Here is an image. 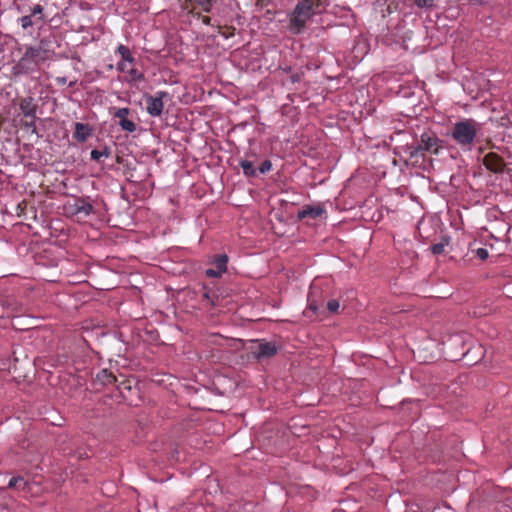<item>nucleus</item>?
I'll use <instances>...</instances> for the list:
<instances>
[{
  "instance_id": "41",
  "label": "nucleus",
  "mask_w": 512,
  "mask_h": 512,
  "mask_svg": "<svg viewBox=\"0 0 512 512\" xmlns=\"http://www.w3.org/2000/svg\"><path fill=\"white\" fill-rule=\"evenodd\" d=\"M74 84H75V82H70V83H69V86L71 87V86H73Z\"/></svg>"
},
{
  "instance_id": "18",
  "label": "nucleus",
  "mask_w": 512,
  "mask_h": 512,
  "mask_svg": "<svg viewBox=\"0 0 512 512\" xmlns=\"http://www.w3.org/2000/svg\"><path fill=\"white\" fill-rule=\"evenodd\" d=\"M42 12L43 8L41 5H35L32 9V13L30 14L35 20V24L38 25L42 22ZM40 26H37V29H40Z\"/></svg>"
},
{
  "instance_id": "26",
  "label": "nucleus",
  "mask_w": 512,
  "mask_h": 512,
  "mask_svg": "<svg viewBox=\"0 0 512 512\" xmlns=\"http://www.w3.org/2000/svg\"><path fill=\"white\" fill-rule=\"evenodd\" d=\"M473 252L480 260H486L489 256L488 250L484 247L474 249Z\"/></svg>"
},
{
  "instance_id": "12",
  "label": "nucleus",
  "mask_w": 512,
  "mask_h": 512,
  "mask_svg": "<svg viewBox=\"0 0 512 512\" xmlns=\"http://www.w3.org/2000/svg\"><path fill=\"white\" fill-rule=\"evenodd\" d=\"M19 108L24 118H33L37 115V105L34 103V99L30 96L21 99Z\"/></svg>"
},
{
  "instance_id": "10",
  "label": "nucleus",
  "mask_w": 512,
  "mask_h": 512,
  "mask_svg": "<svg viewBox=\"0 0 512 512\" xmlns=\"http://www.w3.org/2000/svg\"><path fill=\"white\" fill-rule=\"evenodd\" d=\"M92 132L93 129L89 124L76 122L74 124L73 138L76 141L83 143L92 135Z\"/></svg>"
},
{
  "instance_id": "32",
  "label": "nucleus",
  "mask_w": 512,
  "mask_h": 512,
  "mask_svg": "<svg viewBox=\"0 0 512 512\" xmlns=\"http://www.w3.org/2000/svg\"><path fill=\"white\" fill-rule=\"evenodd\" d=\"M418 7H429L434 0H413Z\"/></svg>"
},
{
  "instance_id": "33",
  "label": "nucleus",
  "mask_w": 512,
  "mask_h": 512,
  "mask_svg": "<svg viewBox=\"0 0 512 512\" xmlns=\"http://www.w3.org/2000/svg\"><path fill=\"white\" fill-rule=\"evenodd\" d=\"M90 156H91L92 160L97 161V162L102 158L101 152L98 149H93L90 153Z\"/></svg>"
},
{
  "instance_id": "35",
  "label": "nucleus",
  "mask_w": 512,
  "mask_h": 512,
  "mask_svg": "<svg viewBox=\"0 0 512 512\" xmlns=\"http://www.w3.org/2000/svg\"><path fill=\"white\" fill-rule=\"evenodd\" d=\"M56 82L59 85H65L67 83V78L66 77H57Z\"/></svg>"
},
{
  "instance_id": "30",
  "label": "nucleus",
  "mask_w": 512,
  "mask_h": 512,
  "mask_svg": "<svg viewBox=\"0 0 512 512\" xmlns=\"http://www.w3.org/2000/svg\"><path fill=\"white\" fill-rule=\"evenodd\" d=\"M303 76V73L302 72H295V73H292L290 76H289V82L291 84H295V83H298L300 82L301 78Z\"/></svg>"
},
{
  "instance_id": "25",
  "label": "nucleus",
  "mask_w": 512,
  "mask_h": 512,
  "mask_svg": "<svg viewBox=\"0 0 512 512\" xmlns=\"http://www.w3.org/2000/svg\"><path fill=\"white\" fill-rule=\"evenodd\" d=\"M445 245L443 242L435 243L430 247V250L434 255H440L444 252Z\"/></svg>"
},
{
  "instance_id": "29",
  "label": "nucleus",
  "mask_w": 512,
  "mask_h": 512,
  "mask_svg": "<svg viewBox=\"0 0 512 512\" xmlns=\"http://www.w3.org/2000/svg\"><path fill=\"white\" fill-rule=\"evenodd\" d=\"M354 51L361 52L362 54H366L368 52V47L366 41L361 43L360 41L354 46Z\"/></svg>"
},
{
  "instance_id": "21",
  "label": "nucleus",
  "mask_w": 512,
  "mask_h": 512,
  "mask_svg": "<svg viewBox=\"0 0 512 512\" xmlns=\"http://www.w3.org/2000/svg\"><path fill=\"white\" fill-rule=\"evenodd\" d=\"M185 1L188 2V3H191V4L198 5L204 11H209V9H210V7L212 5V0H185Z\"/></svg>"
},
{
  "instance_id": "5",
  "label": "nucleus",
  "mask_w": 512,
  "mask_h": 512,
  "mask_svg": "<svg viewBox=\"0 0 512 512\" xmlns=\"http://www.w3.org/2000/svg\"><path fill=\"white\" fill-rule=\"evenodd\" d=\"M146 111L151 117H160L164 109V100H170L171 96L168 92L160 90L154 95L145 94Z\"/></svg>"
},
{
  "instance_id": "6",
  "label": "nucleus",
  "mask_w": 512,
  "mask_h": 512,
  "mask_svg": "<svg viewBox=\"0 0 512 512\" xmlns=\"http://www.w3.org/2000/svg\"><path fill=\"white\" fill-rule=\"evenodd\" d=\"M65 209L67 213L80 219L87 218L95 213L94 206L89 199L85 197L75 198L72 203H68L65 206Z\"/></svg>"
},
{
  "instance_id": "28",
  "label": "nucleus",
  "mask_w": 512,
  "mask_h": 512,
  "mask_svg": "<svg viewBox=\"0 0 512 512\" xmlns=\"http://www.w3.org/2000/svg\"><path fill=\"white\" fill-rule=\"evenodd\" d=\"M32 18L33 17L31 15L22 17L21 18L22 28L27 29L28 27L36 25L35 21L34 22L32 21Z\"/></svg>"
},
{
  "instance_id": "19",
  "label": "nucleus",
  "mask_w": 512,
  "mask_h": 512,
  "mask_svg": "<svg viewBox=\"0 0 512 512\" xmlns=\"http://www.w3.org/2000/svg\"><path fill=\"white\" fill-rule=\"evenodd\" d=\"M119 126L123 131L133 133L136 130V124L129 119H123L119 121Z\"/></svg>"
},
{
  "instance_id": "9",
  "label": "nucleus",
  "mask_w": 512,
  "mask_h": 512,
  "mask_svg": "<svg viewBox=\"0 0 512 512\" xmlns=\"http://www.w3.org/2000/svg\"><path fill=\"white\" fill-rule=\"evenodd\" d=\"M34 50L40 54L42 51H48L46 54L47 60H50L55 54V50L59 47L58 40L56 39L54 34H49L40 40L39 44L33 46Z\"/></svg>"
},
{
  "instance_id": "2",
  "label": "nucleus",
  "mask_w": 512,
  "mask_h": 512,
  "mask_svg": "<svg viewBox=\"0 0 512 512\" xmlns=\"http://www.w3.org/2000/svg\"><path fill=\"white\" fill-rule=\"evenodd\" d=\"M48 51H46L47 53ZM47 61L45 51L37 53L33 46L26 47L24 54L13 67L15 75H31L41 70L42 64Z\"/></svg>"
},
{
  "instance_id": "40",
  "label": "nucleus",
  "mask_w": 512,
  "mask_h": 512,
  "mask_svg": "<svg viewBox=\"0 0 512 512\" xmlns=\"http://www.w3.org/2000/svg\"><path fill=\"white\" fill-rule=\"evenodd\" d=\"M494 239H495V241H496L497 243H501V244H502V241H501L499 238H496V237H495Z\"/></svg>"
},
{
  "instance_id": "22",
  "label": "nucleus",
  "mask_w": 512,
  "mask_h": 512,
  "mask_svg": "<svg viewBox=\"0 0 512 512\" xmlns=\"http://www.w3.org/2000/svg\"><path fill=\"white\" fill-rule=\"evenodd\" d=\"M36 120H37V115H35V117H33V118H25V120L22 121V124L25 128L31 130L32 133H35L37 130Z\"/></svg>"
},
{
  "instance_id": "27",
  "label": "nucleus",
  "mask_w": 512,
  "mask_h": 512,
  "mask_svg": "<svg viewBox=\"0 0 512 512\" xmlns=\"http://www.w3.org/2000/svg\"><path fill=\"white\" fill-rule=\"evenodd\" d=\"M340 307V304H339V301L336 300V299H332V300H329L327 302V309L331 312V313H335L338 311Z\"/></svg>"
},
{
  "instance_id": "15",
  "label": "nucleus",
  "mask_w": 512,
  "mask_h": 512,
  "mask_svg": "<svg viewBox=\"0 0 512 512\" xmlns=\"http://www.w3.org/2000/svg\"><path fill=\"white\" fill-rule=\"evenodd\" d=\"M239 165L246 177H257V168H255L252 161L247 159H240Z\"/></svg>"
},
{
  "instance_id": "37",
  "label": "nucleus",
  "mask_w": 512,
  "mask_h": 512,
  "mask_svg": "<svg viewBox=\"0 0 512 512\" xmlns=\"http://www.w3.org/2000/svg\"><path fill=\"white\" fill-rule=\"evenodd\" d=\"M490 248H491L492 250L497 251V253H498V254H501V251H500L499 249H497V245L490 244Z\"/></svg>"
},
{
  "instance_id": "34",
  "label": "nucleus",
  "mask_w": 512,
  "mask_h": 512,
  "mask_svg": "<svg viewBox=\"0 0 512 512\" xmlns=\"http://www.w3.org/2000/svg\"><path fill=\"white\" fill-rule=\"evenodd\" d=\"M101 156L104 158H109L111 156V148L108 146H104L103 149L100 150Z\"/></svg>"
},
{
  "instance_id": "17",
  "label": "nucleus",
  "mask_w": 512,
  "mask_h": 512,
  "mask_svg": "<svg viewBox=\"0 0 512 512\" xmlns=\"http://www.w3.org/2000/svg\"><path fill=\"white\" fill-rule=\"evenodd\" d=\"M118 53L124 62L132 63L134 61V58L130 52V49L127 46L122 45V44L119 45Z\"/></svg>"
},
{
  "instance_id": "36",
  "label": "nucleus",
  "mask_w": 512,
  "mask_h": 512,
  "mask_svg": "<svg viewBox=\"0 0 512 512\" xmlns=\"http://www.w3.org/2000/svg\"><path fill=\"white\" fill-rule=\"evenodd\" d=\"M490 248H491L492 250L497 251V253H498V254H501V251H500L499 249H497V245L490 244Z\"/></svg>"
},
{
  "instance_id": "11",
  "label": "nucleus",
  "mask_w": 512,
  "mask_h": 512,
  "mask_svg": "<svg viewBox=\"0 0 512 512\" xmlns=\"http://www.w3.org/2000/svg\"><path fill=\"white\" fill-rule=\"evenodd\" d=\"M325 213V209L321 205H305L301 210L298 211L297 217L302 220L306 217L317 219Z\"/></svg>"
},
{
  "instance_id": "7",
  "label": "nucleus",
  "mask_w": 512,
  "mask_h": 512,
  "mask_svg": "<svg viewBox=\"0 0 512 512\" xmlns=\"http://www.w3.org/2000/svg\"><path fill=\"white\" fill-rule=\"evenodd\" d=\"M251 354L256 359L270 358L277 354L278 347L275 342L265 339H255L250 347Z\"/></svg>"
},
{
  "instance_id": "13",
  "label": "nucleus",
  "mask_w": 512,
  "mask_h": 512,
  "mask_svg": "<svg viewBox=\"0 0 512 512\" xmlns=\"http://www.w3.org/2000/svg\"><path fill=\"white\" fill-rule=\"evenodd\" d=\"M95 382L103 386L111 385L116 382V376L110 370L104 368L96 374Z\"/></svg>"
},
{
  "instance_id": "39",
  "label": "nucleus",
  "mask_w": 512,
  "mask_h": 512,
  "mask_svg": "<svg viewBox=\"0 0 512 512\" xmlns=\"http://www.w3.org/2000/svg\"><path fill=\"white\" fill-rule=\"evenodd\" d=\"M222 35L224 36V38H225V39H227V38H228V36H233L234 34H226V33H223Z\"/></svg>"
},
{
  "instance_id": "24",
  "label": "nucleus",
  "mask_w": 512,
  "mask_h": 512,
  "mask_svg": "<svg viewBox=\"0 0 512 512\" xmlns=\"http://www.w3.org/2000/svg\"><path fill=\"white\" fill-rule=\"evenodd\" d=\"M272 169V162L270 160H265L261 163V165L257 168V173L266 174Z\"/></svg>"
},
{
  "instance_id": "1",
  "label": "nucleus",
  "mask_w": 512,
  "mask_h": 512,
  "mask_svg": "<svg viewBox=\"0 0 512 512\" xmlns=\"http://www.w3.org/2000/svg\"><path fill=\"white\" fill-rule=\"evenodd\" d=\"M480 130L481 124L475 119L464 118L456 121L447 135L466 152L472 150Z\"/></svg>"
},
{
  "instance_id": "8",
  "label": "nucleus",
  "mask_w": 512,
  "mask_h": 512,
  "mask_svg": "<svg viewBox=\"0 0 512 512\" xmlns=\"http://www.w3.org/2000/svg\"><path fill=\"white\" fill-rule=\"evenodd\" d=\"M229 258L223 254H217L210 258V263L215 266V269L209 268L205 270V276L208 278H220L227 271V264Z\"/></svg>"
},
{
  "instance_id": "23",
  "label": "nucleus",
  "mask_w": 512,
  "mask_h": 512,
  "mask_svg": "<svg viewBox=\"0 0 512 512\" xmlns=\"http://www.w3.org/2000/svg\"><path fill=\"white\" fill-rule=\"evenodd\" d=\"M130 113V109L127 108V107H123V108H119L115 113H114V118H117L120 120H123V119H127V116L128 114Z\"/></svg>"
},
{
  "instance_id": "38",
  "label": "nucleus",
  "mask_w": 512,
  "mask_h": 512,
  "mask_svg": "<svg viewBox=\"0 0 512 512\" xmlns=\"http://www.w3.org/2000/svg\"><path fill=\"white\" fill-rule=\"evenodd\" d=\"M117 67H118V69H119L120 71H124V64H123V62H119V63L117 64Z\"/></svg>"
},
{
  "instance_id": "20",
  "label": "nucleus",
  "mask_w": 512,
  "mask_h": 512,
  "mask_svg": "<svg viewBox=\"0 0 512 512\" xmlns=\"http://www.w3.org/2000/svg\"><path fill=\"white\" fill-rule=\"evenodd\" d=\"M128 74L131 82H142L145 80L144 74L135 68L130 69Z\"/></svg>"
},
{
  "instance_id": "16",
  "label": "nucleus",
  "mask_w": 512,
  "mask_h": 512,
  "mask_svg": "<svg viewBox=\"0 0 512 512\" xmlns=\"http://www.w3.org/2000/svg\"><path fill=\"white\" fill-rule=\"evenodd\" d=\"M27 487V482L21 476H14L8 482V488H14L19 491H25Z\"/></svg>"
},
{
  "instance_id": "3",
  "label": "nucleus",
  "mask_w": 512,
  "mask_h": 512,
  "mask_svg": "<svg viewBox=\"0 0 512 512\" xmlns=\"http://www.w3.org/2000/svg\"><path fill=\"white\" fill-rule=\"evenodd\" d=\"M441 140L437 134L431 130L421 134L417 145H408L406 152L411 158L423 156L424 153L438 154Z\"/></svg>"
},
{
  "instance_id": "4",
  "label": "nucleus",
  "mask_w": 512,
  "mask_h": 512,
  "mask_svg": "<svg viewBox=\"0 0 512 512\" xmlns=\"http://www.w3.org/2000/svg\"><path fill=\"white\" fill-rule=\"evenodd\" d=\"M319 6V0H301L290 17V26L294 29H305L306 22L311 19Z\"/></svg>"
},
{
  "instance_id": "14",
  "label": "nucleus",
  "mask_w": 512,
  "mask_h": 512,
  "mask_svg": "<svg viewBox=\"0 0 512 512\" xmlns=\"http://www.w3.org/2000/svg\"><path fill=\"white\" fill-rule=\"evenodd\" d=\"M185 17V21L188 22L192 28H197L199 24H206L209 21L207 16H201L199 13L188 12Z\"/></svg>"
},
{
  "instance_id": "31",
  "label": "nucleus",
  "mask_w": 512,
  "mask_h": 512,
  "mask_svg": "<svg viewBox=\"0 0 512 512\" xmlns=\"http://www.w3.org/2000/svg\"><path fill=\"white\" fill-rule=\"evenodd\" d=\"M262 66L260 59L257 57L255 58L250 64H246L247 68H250L251 70H257L260 69Z\"/></svg>"
}]
</instances>
